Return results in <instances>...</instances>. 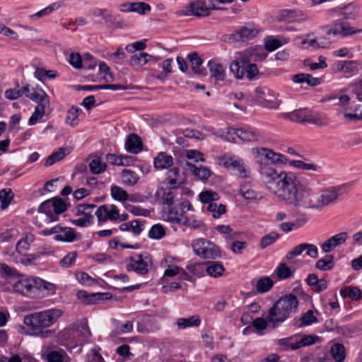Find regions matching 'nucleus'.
I'll return each mask as SVG.
<instances>
[{
	"mask_svg": "<svg viewBox=\"0 0 362 362\" xmlns=\"http://www.w3.org/2000/svg\"><path fill=\"white\" fill-rule=\"evenodd\" d=\"M290 178L286 181L288 189L284 192L283 203L296 208L322 209L336 204L340 196L349 192V187L345 184L325 187L320 190L319 199L314 201L312 185L308 179L303 177L299 180Z\"/></svg>",
	"mask_w": 362,
	"mask_h": 362,
	"instance_id": "nucleus-1",
	"label": "nucleus"
},
{
	"mask_svg": "<svg viewBox=\"0 0 362 362\" xmlns=\"http://www.w3.org/2000/svg\"><path fill=\"white\" fill-rule=\"evenodd\" d=\"M257 153L260 156L258 163L261 179L279 201L283 202L284 192L288 189L286 185V181L291 179L290 177L299 180L302 176L296 175L291 172H286L276 167V164H286L288 162V159L284 155L275 153L267 148H257Z\"/></svg>",
	"mask_w": 362,
	"mask_h": 362,
	"instance_id": "nucleus-2",
	"label": "nucleus"
},
{
	"mask_svg": "<svg viewBox=\"0 0 362 362\" xmlns=\"http://www.w3.org/2000/svg\"><path fill=\"white\" fill-rule=\"evenodd\" d=\"M63 313L61 309L51 308L25 316L23 323L26 333L30 336L42 338L51 337L54 332L47 328L53 325L63 315Z\"/></svg>",
	"mask_w": 362,
	"mask_h": 362,
	"instance_id": "nucleus-3",
	"label": "nucleus"
},
{
	"mask_svg": "<svg viewBox=\"0 0 362 362\" xmlns=\"http://www.w3.org/2000/svg\"><path fill=\"white\" fill-rule=\"evenodd\" d=\"M298 304L297 297L292 293L279 298L267 315L272 327L274 329L288 319L293 313L296 312Z\"/></svg>",
	"mask_w": 362,
	"mask_h": 362,
	"instance_id": "nucleus-4",
	"label": "nucleus"
},
{
	"mask_svg": "<svg viewBox=\"0 0 362 362\" xmlns=\"http://www.w3.org/2000/svg\"><path fill=\"white\" fill-rule=\"evenodd\" d=\"M230 70L236 78L243 79L246 78L249 81L255 79L259 73L257 65L251 63L247 56L242 57L239 59L233 61L230 64Z\"/></svg>",
	"mask_w": 362,
	"mask_h": 362,
	"instance_id": "nucleus-5",
	"label": "nucleus"
},
{
	"mask_svg": "<svg viewBox=\"0 0 362 362\" xmlns=\"http://www.w3.org/2000/svg\"><path fill=\"white\" fill-rule=\"evenodd\" d=\"M153 264L152 257L148 252L134 254L126 259V269L139 275H146Z\"/></svg>",
	"mask_w": 362,
	"mask_h": 362,
	"instance_id": "nucleus-6",
	"label": "nucleus"
},
{
	"mask_svg": "<svg viewBox=\"0 0 362 362\" xmlns=\"http://www.w3.org/2000/svg\"><path fill=\"white\" fill-rule=\"evenodd\" d=\"M192 246L196 255L201 258L215 259L221 256L219 247L213 242L205 238L195 240Z\"/></svg>",
	"mask_w": 362,
	"mask_h": 362,
	"instance_id": "nucleus-7",
	"label": "nucleus"
},
{
	"mask_svg": "<svg viewBox=\"0 0 362 362\" xmlns=\"http://www.w3.org/2000/svg\"><path fill=\"white\" fill-rule=\"evenodd\" d=\"M276 20L278 22L303 23L311 20V17L300 9H282L279 11Z\"/></svg>",
	"mask_w": 362,
	"mask_h": 362,
	"instance_id": "nucleus-8",
	"label": "nucleus"
},
{
	"mask_svg": "<svg viewBox=\"0 0 362 362\" xmlns=\"http://www.w3.org/2000/svg\"><path fill=\"white\" fill-rule=\"evenodd\" d=\"M322 30L327 35H340L343 37L362 33L361 29H356L341 21H336L331 26H324Z\"/></svg>",
	"mask_w": 362,
	"mask_h": 362,
	"instance_id": "nucleus-9",
	"label": "nucleus"
},
{
	"mask_svg": "<svg viewBox=\"0 0 362 362\" xmlns=\"http://www.w3.org/2000/svg\"><path fill=\"white\" fill-rule=\"evenodd\" d=\"M255 93L257 100L262 106L271 109H277L279 107L280 102L275 98L274 92L268 88H257Z\"/></svg>",
	"mask_w": 362,
	"mask_h": 362,
	"instance_id": "nucleus-10",
	"label": "nucleus"
},
{
	"mask_svg": "<svg viewBox=\"0 0 362 362\" xmlns=\"http://www.w3.org/2000/svg\"><path fill=\"white\" fill-rule=\"evenodd\" d=\"M41 356L47 362H70L69 356L63 349L52 346H45Z\"/></svg>",
	"mask_w": 362,
	"mask_h": 362,
	"instance_id": "nucleus-11",
	"label": "nucleus"
},
{
	"mask_svg": "<svg viewBox=\"0 0 362 362\" xmlns=\"http://www.w3.org/2000/svg\"><path fill=\"white\" fill-rule=\"evenodd\" d=\"M304 251H306V255L311 258L315 259L318 257L317 247L314 244L304 243L295 246L288 251L286 255V259L291 260L294 257L300 255Z\"/></svg>",
	"mask_w": 362,
	"mask_h": 362,
	"instance_id": "nucleus-12",
	"label": "nucleus"
},
{
	"mask_svg": "<svg viewBox=\"0 0 362 362\" xmlns=\"http://www.w3.org/2000/svg\"><path fill=\"white\" fill-rule=\"evenodd\" d=\"M95 215L98 218L99 223H105L108 220L117 221L118 217V209L114 205L103 204L100 206L95 211Z\"/></svg>",
	"mask_w": 362,
	"mask_h": 362,
	"instance_id": "nucleus-13",
	"label": "nucleus"
},
{
	"mask_svg": "<svg viewBox=\"0 0 362 362\" xmlns=\"http://www.w3.org/2000/svg\"><path fill=\"white\" fill-rule=\"evenodd\" d=\"M36 278H27L18 281L13 288L16 293L22 296H30L36 290Z\"/></svg>",
	"mask_w": 362,
	"mask_h": 362,
	"instance_id": "nucleus-14",
	"label": "nucleus"
},
{
	"mask_svg": "<svg viewBox=\"0 0 362 362\" xmlns=\"http://www.w3.org/2000/svg\"><path fill=\"white\" fill-rule=\"evenodd\" d=\"M221 163L228 169L235 170L238 172L239 176L244 178L247 177L250 173L245 168V163L242 159L235 157L223 156L221 158Z\"/></svg>",
	"mask_w": 362,
	"mask_h": 362,
	"instance_id": "nucleus-15",
	"label": "nucleus"
},
{
	"mask_svg": "<svg viewBox=\"0 0 362 362\" xmlns=\"http://www.w3.org/2000/svg\"><path fill=\"white\" fill-rule=\"evenodd\" d=\"M348 238L347 232L337 233L326 240L321 245V249L325 253H329L337 247L345 243Z\"/></svg>",
	"mask_w": 362,
	"mask_h": 362,
	"instance_id": "nucleus-16",
	"label": "nucleus"
},
{
	"mask_svg": "<svg viewBox=\"0 0 362 362\" xmlns=\"http://www.w3.org/2000/svg\"><path fill=\"white\" fill-rule=\"evenodd\" d=\"M228 133L235 135L241 141L246 142L257 141L261 138L260 134L257 131L247 128H231Z\"/></svg>",
	"mask_w": 362,
	"mask_h": 362,
	"instance_id": "nucleus-17",
	"label": "nucleus"
},
{
	"mask_svg": "<svg viewBox=\"0 0 362 362\" xmlns=\"http://www.w3.org/2000/svg\"><path fill=\"white\" fill-rule=\"evenodd\" d=\"M25 95L35 103H49L50 99L46 92L39 86L35 88H30L28 84V92L25 93Z\"/></svg>",
	"mask_w": 362,
	"mask_h": 362,
	"instance_id": "nucleus-18",
	"label": "nucleus"
},
{
	"mask_svg": "<svg viewBox=\"0 0 362 362\" xmlns=\"http://www.w3.org/2000/svg\"><path fill=\"white\" fill-rule=\"evenodd\" d=\"M165 220L171 223L182 225L187 223V216L185 211L182 212L181 209L179 210L177 207L171 206L166 213Z\"/></svg>",
	"mask_w": 362,
	"mask_h": 362,
	"instance_id": "nucleus-19",
	"label": "nucleus"
},
{
	"mask_svg": "<svg viewBox=\"0 0 362 362\" xmlns=\"http://www.w3.org/2000/svg\"><path fill=\"white\" fill-rule=\"evenodd\" d=\"M305 122L313 124L319 127H326L330 123L329 119L320 112L307 111Z\"/></svg>",
	"mask_w": 362,
	"mask_h": 362,
	"instance_id": "nucleus-20",
	"label": "nucleus"
},
{
	"mask_svg": "<svg viewBox=\"0 0 362 362\" xmlns=\"http://www.w3.org/2000/svg\"><path fill=\"white\" fill-rule=\"evenodd\" d=\"M143 144L141 138L136 134H130L125 142L126 150L136 154L142 151Z\"/></svg>",
	"mask_w": 362,
	"mask_h": 362,
	"instance_id": "nucleus-21",
	"label": "nucleus"
},
{
	"mask_svg": "<svg viewBox=\"0 0 362 362\" xmlns=\"http://www.w3.org/2000/svg\"><path fill=\"white\" fill-rule=\"evenodd\" d=\"M173 158L166 152H160L154 158L153 165L157 170L168 169L173 165Z\"/></svg>",
	"mask_w": 362,
	"mask_h": 362,
	"instance_id": "nucleus-22",
	"label": "nucleus"
},
{
	"mask_svg": "<svg viewBox=\"0 0 362 362\" xmlns=\"http://www.w3.org/2000/svg\"><path fill=\"white\" fill-rule=\"evenodd\" d=\"M91 159L88 163V168L90 173L93 175H100L105 173L107 170L106 163L102 161L101 158L96 155H90Z\"/></svg>",
	"mask_w": 362,
	"mask_h": 362,
	"instance_id": "nucleus-23",
	"label": "nucleus"
},
{
	"mask_svg": "<svg viewBox=\"0 0 362 362\" xmlns=\"http://www.w3.org/2000/svg\"><path fill=\"white\" fill-rule=\"evenodd\" d=\"M317 322V317L314 315V311L309 310L300 317H295L293 320V325L296 327H302L309 326Z\"/></svg>",
	"mask_w": 362,
	"mask_h": 362,
	"instance_id": "nucleus-24",
	"label": "nucleus"
},
{
	"mask_svg": "<svg viewBox=\"0 0 362 362\" xmlns=\"http://www.w3.org/2000/svg\"><path fill=\"white\" fill-rule=\"evenodd\" d=\"M291 79L296 83H305L310 86H316L321 83L320 78H315L309 74L305 73L294 74Z\"/></svg>",
	"mask_w": 362,
	"mask_h": 362,
	"instance_id": "nucleus-25",
	"label": "nucleus"
},
{
	"mask_svg": "<svg viewBox=\"0 0 362 362\" xmlns=\"http://www.w3.org/2000/svg\"><path fill=\"white\" fill-rule=\"evenodd\" d=\"M192 16L197 17H207L210 15L209 8L204 1H196L189 3Z\"/></svg>",
	"mask_w": 362,
	"mask_h": 362,
	"instance_id": "nucleus-26",
	"label": "nucleus"
},
{
	"mask_svg": "<svg viewBox=\"0 0 362 362\" xmlns=\"http://www.w3.org/2000/svg\"><path fill=\"white\" fill-rule=\"evenodd\" d=\"M289 40L285 37L277 38L273 36H268L264 40V47L267 52H273L284 45L288 43Z\"/></svg>",
	"mask_w": 362,
	"mask_h": 362,
	"instance_id": "nucleus-27",
	"label": "nucleus"
},
{
	"mask_svg": "<svg viewBox=\"0 0 362 362\" xmlns=\"http://www.w3.org/2000/svg\"><path fill=\"white\" fill-rule=\"evenodd\" d=\"M211 76L216 81H223L226 79V71L223 66L211 60L208 62Z\"/></svg>",
	"mask_w": 362,
	"mask_h": 362,
	"instance_id": "nucleus-28",
	"label": "nucleus"
},
{
	"mask_svg": "<svg viewBox=\"0 0 362 362\" xmlns=\"http://www.w3.org/2000/svg\"><path fill=\"white\" fill-rule=\"evenodd\" d=\"M339 293L343 298H350L352 300H360L362 299V292L357 286H344Z\"/></svg>",
	"mask_w": 362,
	"mask_h": 362,
	"instance_id": "nucleus-29",
	"label": "nucleus"
},
{
	"mask_svg": "<svg viewBox=\"0 0 362 362\" xmlns=\"http://www.w3.org/2000/svg\"><path fill=\"white\" fill-rule=\"evenodd\" d=\"M71 151L67 147H61L57 151L50 154L46 159L45 165L50 166L55 163L62 160L66 156L70 153Z\"/></svg>",
	"mask_w": 362,
	"mask_h": 362,
	"instance_id": "nucleus-30",
	"label": "nucleus"
},
{
	"mask_svg": "<svg viewBox=\"0 0 362 362\" xmlns=\"http://www.w3.org/2000/svg\"><path fill=\"white\" fill-rule=\"evenodd\" d=\"M153 59H154L153 56L148 54L146 52H140L131 57L129 65L133 67H141Z\"/></svg>",
	"mask_w": 362,
	"mask_h": 362,
	"instance_id": "nucleus-31",
	"label": "nucleus"
},
{
	"mask_svg": "<svg viewBox=\"0 0 362 362\" xmlns=\"http://www.w3.org/2000/svg\"><path fill=\"white\" fill-rule=\"evenodd\" d=\"M176 324L179 329H184L188 327H199L201 320L199 315H195L188 318L180 317L177 320Z\"/></svg>",
	"mask_w": 362,
	"mask_h": 362,
	"instance_id": "nucleus-32",
	"label": "nucleus"
},
{
	"mask_svg": "<svg viewBox=\"0 0 362 362\" xmlns=\"http://www.w3.org/2000/svg\"><path fill=\"white\" fill-rule=\"evenodd\" d=\"M315 268L320 271H329L334 267V257L332 255L327 254L319 259L315 263Z\"/></svg>",
	"mask_w": 362,
	"mask_h": 362,
	"instance_id": "nucleus-33",
	"label": "nucleus"
},
{
	"mask_svg": "<svg viewBox=\"0 0 362 362\" xmlns=\"http://www.w3.org/2000/svg\"><path fill=\"white\" fill-rule=\"evenodd\" d=\"M189 61L191 64L193 71L199 75H206V71L205 69L200 68L203 61L197 52L191 53L188 55Z\"/></svg>",
	"mask_w": 362,
	"mask_h": 362,
	"instance_id": "nucleus-34",
	"label": "nucleus"
},
{
	"mask_svg": "<svg viewBox=\"0 0 362 362\" xmlns=\"http://www.w3.org/2000/svg\"><path fill=\"white\" fill-rule=\"evenodd\" d=\"M38 211L47 215L49 222H54L58 220L57 214L54 213L52 199L42 202L38 207Z\"/></svg>",
	"mask_w": 362,
	"mask_h": 362,
	"instance_id": "nucleus-35",
	"label": "nucleus"
},
{
	"mask_svg": "<svg viewBox=\"0 0 362 362\" xmlns=\"http://www.w3.org/2000/svg\"><path fill=\"white\" fill-rule=\"evenodd\" d=\"M249 54L250 58L248 59L252 61H262L267 57V52L265 49V47H263L261 45H257L254 47H252L247 51Z\"/></svg>",
	"mask_w": 362,
	"mask_h": 362,
	"instance_id": "nucleus-36",
	"label": "nucleus"
},
{
	"mask_svg": "<svg viewBox=\"0 0 362 362\" xmlns=\"http://www.w3.org/2000/svg\"><path fill=\"white\" fill-rule=\"evenodd\" d=\"M35 240V235L30 233H26L24 237L18 240L16 246V250L18 253L21 254L23 252L27 251L30 247V244Z\"/></svg>",
	"mask_w": 362,
	"mask_h": 362,
	"instance_id": "nucleus-37",
	"label": "nucleus"
},
{
	"mask_svg": "<svg viewBox=\"0 0 362 362\" xmlns=\"http://www.w3.org/2000/svg\"><path fill=\"white\" fill-rule=\"evenodd\" d=\"M274 286V281L269 276L259 278L255 284L256 291L259 293H264L270 291Z\"/></svg>",
	"mask_w": 362,
	"mask_h": 362,
	"instance_id": "nucleus-38",
	"label": "nucleus"
},
{
	"mask_svg": "<svg viewBox=\"0 0 362 362\" xmlns=\"http://www.w3.org/2000/svg\"><path fill=\"white\" fill-rule=\"evenodd\" d=\"M122 182L127 186H134L138 182L139 177L137 173L129 169H124L121 172Z\"/></svg>",
	"mask_w": 362,
	"mask_h": 362,
	"instance_id": "nucleus-39",
	"label": "nucleus"
},
{
	"mask_svg": "<svg viewBox=\"0 0 362 362\" xmlns=\"http://www.w3.org/2000/svg\"><path fill=\"white\" fill-rule=\"evenodd\" d=\"M186 164L192 173L200 180H207L211 177V173L208 168L204 166L197 167L195 165L189 162H187Z\"/></svg>",
	"mask_w": 362,
	"mask_h": 362,
	"instance_id": "nucleus-40",
	"label": "nucleus"
},
{
	"mask_svg": "<svg viewBox=\"0 0 362 362\" xmlns=\"http://www.w3.org/2000/svg\"><path fill=\"white\" fill-rule=\"evenodd\" d=\"M330 354L336 362H342L346 358L345 347L342 344L334 343L331 346Z\"/></svg>",
	"mask_w": 362,
	"mask_h": 362,
	"instance_id": "nucleus-41",
	"label": "nucleus"
},
{
	"mask_svg": "<svg viewBox=\"0 0 362 362\" xmlns=\"http://www.w3.org/2000/svg\"><path fill=\"white\" fill-rule=\"evenodd\" d=\"M177 187H169L164 189L161 195V202L164 205L171 206L174 204L175 198L177 195Z\"/></svg>",
	"mask_w": 362,
	"mask_h": 362,
	"instance_id": "nucleus-42",
	"label": "nucleus"
},
{
	"mask_svg": "<svg viewBox=\"0 0 362 362\" xmlns=\"http://www.w3.org/2000/svg\"><path fill=\"white\" fill-rule=\"evenodd\" d=\"M82 113V110L76 106H72L68 111L65 122L71 127H76L78 124L79 114Z\"/></svg>",
	"mask_w": 362,
	"mask_h": 362,
	"instance_id": "nucleus-43",
	"label": "nucleus"
},
{
	"mask_svg": "<svg viewBox=\"0 0 362 362\" xmlns=\"http://www.w3.org/2000/svg\"><path fill=\"white\" fill-rule=\"evenodd\" d=\"M206 272L209 276L217 278L222 276L225 268L221 262H212L208 264Z\"/></svg>",
	"mask_w": 362,
	"mask_h": 362,
	"instance_id": "nucleus-44",
	"label": "nucleus"
},
{
	"mask_svg": "<svg viewBox=\"0 0 362 362\" xmlns=\"http://www.w3.org/2000/svg\"><path fill=\"white\" fill-rule=\"evenodd\" d=\"M293 273L294 272L285 262H281L275 269V274L280 280L292 277Z\"/></svg>",
	"mask_w": 362,
	"mask_h": 362,
	"instance_id": "nucleus-45",
	"label": "nucleus"
},
{
	"mask_svg": "<svg viewBox=\"0 0 362 362\" xmlns=\"http://www.w3.org/2000/svg\"><path fill=\"white\" fill-rule=\"evenodd\" d=\"M360 65L361 64L358 61L346 60L344 70V76L345 78H350L357 74L359 71Z\"/></svg>",
	"mask_w": 362,
	"mask_h": 362,
	"instance_id": "nucleus-46",
	"label": "nucleus"
},
{
	"mask_svg": "<svg viewBox=\"0 0 362 362\" xmlns=\"http://www.w3.org/2000/svg\"><path fill=\"white\" fill-rule=\"evenodd\" d=\"M103 295L104 293H88L85 291H79L77 293L78 298L82 300L86 304L95 303L97 300H101V296Z\"/></svg>",
	"mask_w": 362,
	"mask_h": 362,
	"instance_id": "nucleus-47",
	"label": "nucleus"
},
{
	"mask_svg": "<svg viewBox=\"0 0 362 362\" xmlns=\"http://www.w3.org/2000/svg\"><path fill=\"white\" fill-rule=\"evenodd\" d=\"M359 8L356 6H346L339 13L341 20L354 21L358 16Z\"/></svg>",
	"mask_w": 362,
	"mask_h": 362,
	"instance_id": "nucleus-48",
	"label": "nucleus"
},
{
	"mask_svg": "<svg viewBox=\"0 0 362 362\" xmlns=\"http://www.w3.org/2000/svg\"><path fill=\"white\" fill-rule=\"evenodd\" d=\"M240 194L246 199H261L262 195L253 189L249 185H243L240 187Z\"/></svg>",
	"mask_w": 362,
	"mask_h": 362,
	"instance_id": "nucleus-49",
	"label": "nucleus"
},
{
	"mask_svg": "<svg viewBox=\"0 0 362 362\" xmlns=\"http://www.w3.org/2000/svg\"><path fill=\"white\" fill-rule=\"evenodd\" d=\"M320 337L317 335L308 334L304 335L300 340L295 341L294 349H300L315 344L319 341Z\"/></svg>",
	"mask_w": 362,
	"mask_h": 362,
	"instance_id": "nucleus-50",
	"label": "nucleus"
},
{
	"mask_svg": "<svg viewBox=\"0 0 362 362\" xmlns=\"http://www.w3.org/2000/svg\"><path fill=\"white\" fill-rule=\"evenodd\" d=\"M28 92V84L23 86L21 89L9 88L5 90V98L10 100H16Z\"/></svg>",
	"mask_w": 362,
	"mask_h": 362,
	"instance_id": "nucleus-51",
	"label": "nucleus"
},
{
	"mask_svg": "<svg viewBox=\"0 0 362 362\" xmlns=\"http://www.w3.org/2000/svg\"><path fill=\"white\" fill-rule=\"evenodd\" d=\"M62 233L57 234L54 239L57 241L73 242L76 238V233L71 228H63Z\"/></svg>",
	"mask_w": 362,
	"mask_h": 362,
	"instance_id": "nucleus-52",
	"label": "nucleus"
},
{
	"mask_svg": "<svg viewBox=\"0 0 362 362\" xmlns=\"http://www.w3.org/2000/svg\"><path fill=\"white\" fill-rule=\"evenodd\" d=\"M14 194L11 189L4 188L0 191L1 208L6 209L13 199Z\"/></svg>",
	"mask_w": 362,
	"mask_h": 362,
	"instance_id": "nucleus-53",
	"label": "nucleus"
},
{
	"mask_svg": "<svg viewBox=\"0 0 362 362\" xmlns=\"http://www.w3.org/2000/svg\"><path fill=\"white\" fill-rule=\"evenodd\" d=\"M35 76L40 81H43L45 78L54 79L59 76V74L55 70H46L43 68H37L34 73Z\"/></svg>",
	"mask_w": 362,
	"mask_h": 362,
	"instance_id": "nucleus-54",
	"label": "nucleus"
},
{
	"mask_svg": "<svg viewBox=\"0 0 362 362\" xmlns=\"http://www.w3.org/2000/svg\"><path fill=\"white\" fill-rule=\"evenodd\" d=\"M110 194L112 197L119 202H124L128 200L129 194L126 190L121 187L114 185L110 188Z\"/></svg>",
	"mask_w": 362,
	"mask_h": 362,
	"instance_id": "nucleus-55",
	"label": "nucleus"
},
{
	"mask_svg": "<svg viewBox=\"0 0 362 362\" xmlns=\"http://www.w3.org/2000/svg\"><path fill=\"white\" fill-rule=\"evenodd\" d=\"M53 204V211L57 217L59 214L64 213L67 210L68 204L60 197H56L52 199Z\"/></svg>",
	"mask_w": 362,
	"mask_h": 362,
	"instance_id": "nucleus-56",
	"label": "nucleus"
},
{
	"mask_svg": "<svg viewBox=\"0 0 362 362\" xmlns=\"http://www.w3.org/2000/svg\"><path fill=\"white\" fill-rule=\"evenodd\" d=\"M255 35V30L243 27L235 33V39L240 41H245Z\"/></svg>",
	"mask_w": 362,
	"mask_h": 362,
	"instance_id": "nucleus-57",
	"label": "nucleus"
},
{
	"mask_svg": "<svg viewBox=\"0 0 362 362\" xmlns=\"http://www.w3.org/2000/svg\"><path fill=\"white\" fill-rule=\"evenodd\" d=\"M215 228L220 233L226 235L228 240L237 238L240 234L238 232H233L232 228L228 225H218Z\"/></svg>",
	"mask_w": 362,
	"mask_h": 362,
	"instance_id": "nucleus-58",
	"label": "nucleus"
},
{
	"mask_svg": "<svg viewBox=\"0 0 362 362\" xmlns=\"http://www.w3.org/2000/svg\"><path fill=\"white\" fill-rule=\"evenodd\" d=\"M296 337L297 335H293L288 337L279 339L276 341V344L279 346H283L284 351L297 350L298 349H294L295 341H293V339Z\"/></svg>",
	"mask_w": 362,
	"mask_h": 362,
	"instance_id": "nucleus-59",
	"label": "nucleus"
},
{
	"mask_svg": "<svg viewBox=\"0 0 362 362\" xmlns=\"http://www.w3.org/2000/svg\"><path fill=\"white\" fill-rule=\"evenodd\" d=\"M199 198L201 202L204 204H209L211 203L213 201L218 200L219 199V196L215 192L206 190L202 192L199 194Z\"/></svg>",
	"mask_w": 362,
	"mask_h": 362,
	"instance_id": "nucleus-60",
	"label": "nucleus"
},
{
	"mask_svg": "<svg viewBox=\"0 0 362 362\" xmlns=\"http://www.w3.org/2000/svg\"><path fill=\"white\" fill-rule=\"evenodd\" d=\"M279 238L277 233L272 232L261 238L259 247L261 249H264L269 245H272Z\"/></svg>",
	"mask_w": 362,
	"mask_h": 362,
	"instance_id": "nucleus-61",
	"label": "nucleus"
},
{
	"mask_svg": "<svg viewBox=\"0 0 362 362\" xmlns=\"http://www.w3.org/2000/svg\"><path fill=\"white\" fill-rule=\"evenodd\" d=\"M165 235V228L160 224L153 226L148 231V236L152 239L159 240Z\"/></svg>",
	"mask_w": 362,
	"mask_h": 362,
	"instance_id": "nucleus-62",
	"label": "nucleus"
},
{
	"mask_svg": "<svg viewBox=\"0 0 362 362\" xmlns=\"http://www.w3.org/2000/svg\"><path fill=\"white\" fill-rule=\"evenodd\" d=\"M76 277L78 282L84 286H92L97 283L95 279L83 272L76 273Z\"/></svg>",
	"mask_w": 362,
	"mask_h": 362,
	"instance_id": "nucleus-63",
	"label": "nucleus"
},
{
	"mask_svg": "<svg viewBox=\"0 0 362 362\" xmlns=\"http://www.w3.org/2000/svg\"><path fill=\"white\" fill-rule=\"evenodd\" d=\"M96 207L95 204H81L76 206V214L77 216L85 215L89 216L93 215V210Z\"/></svg>",
	"mask_w": 362,
	"mask_h": 362,
	"instance_id": "nucleus-64",
	"label": "nucleus"
}]
</instances>
